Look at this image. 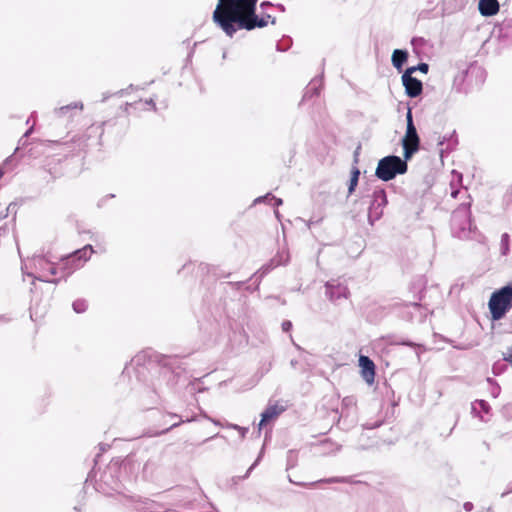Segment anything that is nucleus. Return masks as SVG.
<instances>
[{
	"label": "nucleus",
	"mask_w": 512,
	"mask_h": 512,
	"mask_svg": "<svg viewBox=\"0 0 512 512\" xmlns=\"http://www.w3.org/2000/svg\"><path fill=\"white\" fill-rule=\"evenodd\" d=\"M258 0H218L213 12V21L224 31L233 37L238 30H253L267 26L269 20L275 24L276 19L270 14L263 13L259 17L256 12Z\"/></svg>",
	"instance_id": "obj_1"
},
{
	"label": "nucleus",
	"mask_w": 512,
	"mask_h": 512,
	"mask_svg": "<svg viewBox=\"0 0 512 512\" xmlns=\"http://www.w3.org/2000/svg\"><path fill=\"white\" fill-rule=\"evenodd\" d=\"M140 468L141 462L133 454L128 455L121 463L110 462L101 473L100 478L95 480L94 488L106 495L114 491L118 492L122 482L119 474L125 473L129 480L136 479Z\"/></svg>",
	"instance_id": "obj_2"
},
{
	"label": "nucleus",
	"mask_w": 512,
	"mask_h": 512,
	"mask_svg": "<svg viewBox=\"0 0 512 512\" xmlns=\"http://www.w3.org/2000/svg\"><path fill=\"white\" fill-rule=\"evenodd\" d=\"M488 306L492 320L498 321L504 318L512 308V284L494 291L489 299Z\"/></svg>",
	"instance_id": "obj_3"
},
{
	"label": "nucleus",
	"mask_w": 512,
	"mask_h": 512,
	"mask_svg": "<svg viewBox=\"0 0 512 512\" xmlns=\"http://www.w3.org/2000/svg\"><path fill=\"white\" fill-rule=\"evenodd\" d=\"M408 164L399 156L388 155L379 160L375 176L382 181H390L397 175L407 172Z\"/></svg>",
	"instance_id": "obj_4"
},
{
	"label": "nucleus",
	"mask_w": 512,
	"mask_h": 512,
	"mask_svg": "<svg viewBox=\"0 0 512 512\" xmlns=\"http://www.w3.org/2000/svg\"><path fill=\"white\" fill-rule=\"evenodd\" d=\"M388 204L387 195L384 189L376 188L371 196L368 207V222L373 225L383 216V211Z\"/></svg>",
	"instance_id": "obj_5"
},
{
	"label": "nucleus",
	"mask_w": 512,
	"mask_h": 512,
	"mask_svg": "<svg viewBox=\"0 0 512 512\" xmlns=\"http://www.w3.org/2000/svg\"><path fill=\"white\" fill-rule=\"evenodd\" d=\"M470 206V203H462L452 213L451 225L453 229L459 230V237H461V234H465L471 229L472 223Z\"/></svg>",
	"instance_id": "obj_6"
},
{
	"label": "nucleus",
	"mask_w": 512,
	"mask_h": 512,
	"mask_svg": "<svg viewBox=\"0 0 512 512\" xmlns=\"http://www.w3.org/2000/svg\"><path fill=\"white\" fill-rule=\"evenodd\" d=\"M177 361V358L168 357L160 370V379L165 381L169 388H173L179 383L183 372L180 367L174 368Z\"/></svg>",
	"instance_id": "obj_7"
},
{
	"label": "nucleus",
	"mask_w": 512,
	"mask_h": 512,
	"mask_svg": "<svg viewBox=\"0 0 512 512\" xmlns=\"http://www.w3.org/2000/svg\"><path fill=\"white\" fill-rule=\"evenodd\" d=\"M325 290L326 296L333 303H337L341 299H347L349 296L348 287L338 279L327 281Z\"/></svg>",
	"instance_id": "obj_8"
},
{
	"label": "nucleus",
	"mask_w": 512,
	"mask_h": 512,
	"mask_svg": "<svg viewBox=\"0 0 512 512\" xmlns=\"http://www.w3.org/2000/svg\"><path fill=\"white\" fill-rule=\"evenodd\" d=\"M402 83L405 87V93L410 98L418 97L423 91L422 82L414 76L410 75V72H404L402 74Z\"/></svg>",
	"instance_id": "obj_9"
},
{
	"label": "nucleus",
	"mask_w": 512,
	"mask_h": 512,
	"mask_svg": "<svg viewBox=\"0 0 512 512\" xmlns=\"http://www.w3.org/2000/svg\"><path fill=\"white\" fill-rule=\"evenodd\" d=\"M32 262L36 271L41 273L39 276H33L34 279H37L42 282L57 283L56 279H49L46 275L47 268L50 265V261L46 259L45 256L36 255L32 258Z\"/></svg>",
	"instance_id": "obj_10"
},
{
	"label": "nucleus",
	"mask_w": 512,
	"mask_h": 512,
	"mask_svg": "<svg viewBox=\"0 0 512 512\" xmlns=\"http://www.w3.org/2000/svg\"><path fill=\"white\" fill-rule=\"evenodd\" d=\"M359 366L361 368V374L365 382L369 385L374 383L375 379V364L368 357L361 355L359 357Z\"/></svg>",
	"instance_id": "obj_11"
},
{
	"label": "nucleus",
	"mask_w": 512,
	"mask_h": 512,
	"mask_svg": "<svg viewBox=\"0 0 512 512\" xmlns=\"http://www.w3.org/2000/svg\"><path fill=\"white\" fill-rule=\"evenodd\" d=\"M406 121H407L406 133L402 139V143L420 145V138L418 136L417 129L413 122L411 109H408V111H407Z\"/></svg>",
	"instance_id": "obj_12"
},
{
	"label": "nucleus",
	"mask_w": 512,
	"mask_h": 512,
	"mask_svg": "<svg viewBox=\"0 0 512 512\" xmlns=\"http://www.w3.org/2000/svg\"><path fill=\"white\" fill-rule=\"evenodd\" d=\"M93 253V247L91 245H86L84 246L83 248L81 249H78L76 250L75 252H73L71 255H69L65 260V264H69L70 262H78L77 264H75L72 269H77L81 266L80 262L83 261V262H86L91 254Z\"/></svg>",
	"instance_id": "obj_13"
},
{
	"label": "nucleus",
	"mask_w": 512,
	"mask_h": 512,
	"mask_svg": "<svg viewBox=\"0 0 512 512\" xmlns=\"http://www.w3.org/2000/svg\"><path fill=\"white\" fill-rule=\"evenodd\" d=\"M84 108V105L81 101L73 102L65 106H61L59 108L54 109V114L58 118H64L67 117L68 119H71L73 117L74 111H82Z\"/></svg>",
	"instance_id": "obj_14"
},
{
	"label": "nucleus",
	"mask_w": 512,
	"mask_h": 512,
	"mask_svg": "<svg viewBox=\"0 0 512 512\" xmlns=\"http://www.w3.org/2000/svg\"><path fill=\"white\" fill-rule=\"evenodd\" d=\"M284 411L283 407L276 404L268 405V407L262 412L261 420L259 422V430L262 429L269 421L275 419Z\"/></svg>",
	"instance_id": "obj_15"
},
{
	"label": "nucleus",
	"mask_w": 512,
	"mask_h": 512,
	"mask_svg": "<svg viewBox=\"0 0 512 512\" xmlns=\"http://www.w3.org/2000/svg\"><path fill=\"white\" fill-rule=\"evenodd\" d=\"M478 8L481 15L489 17L497 14L499 3L498 0H480Z\"/></svg>",
	"instance_id": "obj_16"
},
{
	"label": "nucleus",
	"mask_w": 512,
	"mask_h": 512,
	"mask_svg": "<svg viewBox=\"0 0 512 512\" xmlns=\"http://www.w3.org/2000/svg\"><path fill=\"white\" fill-rule=\"evenodd\" d=\"M408 52L404 49H395L392 53V65L399 71H402L404 64L407 62Z\"/></svg>",
	"instance_id": "obj_17"
},
{
	"label": "nucleus",
	"mask_w": 512,
	"mask_h": 512,
	"mask_svg": "<svg viewBox=\"0 0 512 512\" xmlns=\"http://www.w3.org/2000/svg\"><path fill=\"white\" fill-rule=\"evenodd\" d=\"M322 86V80L321 79H313L305 88L303 100L311 99L315 96H318L320 93V89Z\"/></svg>",
	"instance_id": "obj_18"
},
{
	"label": "nucleus",
	"mask_w": 512,
	"mask_h": 512,
	"mask_svg": "<svg viewBox=\"0 0 512 512\" xmlns=\"http://www.w3.org/2000/svg\"><path fill=\"white\" fill-rule=\"evenodd\" d=\"M447 142V146L446 148H441L440 149V154L441 156H443L444 152H450L452 151L456 145L458 144V139H457V135H456V132L453 131L449 137H446L444 136L439 142H438V145L439 146H443L445 143Z\"/></svg>",
	"instance_id": "obj_19"
},
{
	"label": "nucleus",
	"mask_w": 512,
	"mask_h": 512,
	"mask_svg": "<svg viewBox=\"0 0 512 512\" xmlns=\"http://www.w3.org/2000/svg\"><path fill=\"white\" fill-rule=\"evenodd\" d=\"M278 267L276 258H272L269 263L264 264L256 273L257 279H262L265 275Z\"/></svg>",
	"instance_id": "obj_20"
},
{
	"label": "nucleus",
	"mask_w": 512,
	"mask_h": 512,
	"mask_svg": "<svg viewBox=\"0 0 512 512\" xmlns=\"http://www.w3.org/2000/svg\"><path fill=\"white\" fill-rule=\"evenodd\" d=\"M452 174L454 176V179L450 183L451 197L457 198L458 194L460 193V189L457 187V185L461 184L462 182V174L456 172L455 170H453Z\"/></svg>",
	"instance_id": "obj_21"
},
{
	"label": "nucleus",
	"mask_w": 512,
	"mask_h": 512,
	"mask_svg": "<svg viewBox=\"0 0 512 512\" xmlns=\"http://www.w3.org/2000/svg\"><path fill=\"white\" fill-rule=\"evenodd\" d=\"M359 176H360L359 169L357 167H353L351 170V177H350L349 186H348V195H351L355 191V189L358 185Z\"/></svg>",
	"instance_id": "obj_22"
},
{
	"label": "nucleus",
	"mask_w": 512,
	"mask_h": 512,
	"mask_svg": "<svg viewBox=\"0 0 512 512\" xmlns=\"http://www.w3.org/2000/svg\"><path fill=\"white\" fill-rule=\"evenodd\" d=\"M419 146L420 145L402 143L404 155V158L402 160H405V162L407 163V161L413 156V154L419 150Z\"/></svg>",
	"instance_id": "obj_23"
},
{
	"label": "nucleus",
	"mask_w": 512,
	"mask_h": 512,
	"mask_svg": "<svg viewBox=\"0 0 512 512\" xmlns=\"http://www.w3.org/2000/svg\"><path fill=\"white\" fill-rule=\"evenodd\" d=\"M417 71L426 74L429 71V65L425 62H421L416 66L408 67L404 72H410V75L413 76Z\"/></svg>",
	"instance_id": "obj_24"
},
{
	"label": "nucleus",
	"mask_w": 512,
	"mask_h": 512,
	"mask_svg": "<svg viewBox=\"0 0 512 512\" xmlns=\"http://www.w3.org/2000/svg\"><path fill=\"white\" fill-rule=\"evenodd\" d=\"M172 417L174 418H179V421L178 422H175L173 423L170 427L162 430L161 432L157 433L156 435H162V434H165L167 433L168 431H170L171 429L175 428V427H178L181 423H184V422H192L195 420L194 417H191V418H187L186 420H183L179 415L177 414H170Z\"/></svg>",
	"instance_id": "obj_25"
},
{
	"label": "nucleus",
	"mask_w": 512,
	"mask_h": 512,
	"mask_svg": "<svg viewBox=\"0 0 512 512\" xmlns=\"http://www.w3.org/2000/svg\"><path fill=\"white\" fill-rule=\"evenodd\" d=\"M509 242H510V236L508 233H503L501 235V241H500V251L502 255H507L509 252Z\"/></svg>",
	"instance_id": "obj_26"
},
{
	"label": "nucleus",
	"mask_w": 512,
	"mask_h": 512,
	"mask_svg": "<svg viewBox=\"0 0 512 512\" xmlns=\"http://www.w3.org/2000/svg\"><path fill=\"white\" fill-rule=\"evenodd\" d=\"M274 258H276L278 266L286 265L290 260V255L288 251L283 250L278 252Z\"/></svg>",
	"instance_id": "obj_27"
},
{
	"label": "nucleus",
	"mask_w": 512,
	"mask_h": 512,
	"mask_svg": "<svg viewBox=\"0 0 512 512\" xmlns=\"http://www.w3.org/2000/svg\"><path fill=\"white\" fill-rule=\"evenodd\" d=\"M73 310L76 313H83L87 310V302L84 299H77L72 304Z\"/></svg>",
	"instance_id": "obj_28"
},
{
	"label": "nucleus",
	"mask_w": 512,
	"mask_h": 512,
	"mask_svg": "<svg viewBox=\"0 0 512 512\" xmlns=\"http://www.w3.org/2000/svg\"><path fill=\"white\" fill-rule=\"evenodd\" d=\"M155 468V463L152 460H147L146 463L142 467L143 475L145 478L152 475L153 469Z\"/></svg>",
	"instance_id": "obj_29"
},
{
	"label": "nucleus",
	"mask_w": 512,
	"mask_h": 512,
	"mask_svg": "<svg viewBox=\"0 0 512 512\" xmlns=\"http://www.w3.org/2000/svg\"><path fill=\"white\" fill-rule=\"evenodd\" d=\"M426 43L425 39L422 37H413L411 39V45L413 47L414 52L418 53V49L424 46Z\"/></svg>",
	"instance_id": "obj_30"
},
{
	"label": "nucleus",
	"mask_w": 512,
	"mask_h": 512,
	"mask_svg": "<svg viewBox=\"0 0 512 512\" xmlns=\"http://www.w3.org/2000/svg\"><path fill=\"white\" fill-rule=\"evenodd\" d=\"M487 382L489 384H491V395L496 398L498 397V395L500 394V391H501V388L500 386L496 383V381L492 378H488L487 379Z\"/></svg>",
	"instance_id": "obj_31"
},
{
	"label": "nucleus",
	"mask_w": 512,
	"mask_h": 512,
	"mask_svg": "<svg viewBox=\"0 0 512 512\" xmlns=\"http://www.w3.org/2000/svg\"><path fill=\"white\" fill-rule=\"evenodd\" d=\"M475 405H478L481 410L485 413H488L490 410V405L485 400H476L474 404H472V411L474 412L476 410Z\"/></svg>",
	"instance_id": "obj_32"
},
{
	"label": "nucleus",
	"mask_w": 512,
	"mask_h": 512,
	"mask_svg": "<svg viewBox=\"0 0 512 512\" xmlns=\"http://www.w3.org/2000/svg\"><path fill=\"white\" fill-rule=\"evenodd\" d=\"M270 198H274V195H272L271 193H267L266 195L259 196V197L254 199L252 205H256V204H260V203H269V204H271Z\"/></svg>",
	"instance_id": "obj_33"
},
{
	"label": "nucleus",
	"mask_w": 512,
	"mask_h": 512,
	"mask_svg": "<svg viewBox=\"0 0 512 512\" xmlns=\"http://www.w3.org/2000/svg\"><path fill=\"white\" fill-rule=\"evenodd\" d=\"M346 481L347 480H346L345 477H330V478H325V479L319 480L318 482H323V483H344Z\"/></svg>",
	"instance_id": "obj_34"
},
{
	"label": "nucleus",
	"mask_w": 512,
	"mask_h": 512,
	"mask_svg": "<svg viewBox=\"0 0 512 512\" xmlns=\"http://www.w3.org/2000/svg\"><path fill=\"white\" fill-rule=\"evenodd\" d=\"M17 204L15 202H11L5 209V212L9 215L10 213L16 215Z\"/></svg>",
	"instance_id": "obj_35"
},
{
	"label": "nucleus",
	"mask_w": 512,
	"mask_h": 512,
	"mask_svg": "<svg viewBox=\"0 0 512 512\" xmlns=\"http://www.w3.org/2000/svg\"><path fill=\"white\" fill-rule=\"evenodd\" d=\"M261 456H262V452L260 453L258 458L255 460V462L249 467V469L247 470L246 474L244 475V478L249 477V475L252 472V470L258 465V463H259V461L261 459Z\"/></svg>",
	"instance_id": "obj_36"
},
{
	"label": "nucleus",
	"mask_w": 512,
	"mask_h": 512,
	"mask_svg": "<svg viewBox=\"0 0 512 512\" xmlns=\"http://www.w3.org/2000/svg\"><path fill=\"white\" fill-rule=\"evenodd\" d=\"M343 405L345 406H353L356 404V401L354 399V397L352 396H349V397H345L342 401Z\"/></svg>",
	"instance_id": "obj_37"
},
{
	"label": "nucleus",
	"mask_w": 512,
	"mask_h": 512,
	"mask_svg": "<svg viewBox=\"0 0 512 512\" xmlns=\"http://www.w3.org/2000/svg\"><path fill=\"white\" fill-rule=\"evenodd\" d=\"M58 269L55 267V265L50 261V265L47 268L46 274L49 275H57Z\"/></svg>",
	"instance_id": "obj_38"
},
{
	"label": "nucleus",
	"mask_w": 512,
	"mask_h": 512,
	"mask_svg": "<svg viewBox=\"0 0 512 512\" xmlns=\"http://www.w3.org/2000/svg\"><path fill=\"white\" fill-rule=\"evenodd\" d=\"M405 307L408 309H413V310H417V311L421 309V305L417 302H411V303L405 304Z\"/></svg>",
	"instance_id": "obj_39"
},
{
	"label": "nucleus",
	"mask_w": 512,
	"mask_h": 512,
	"mask_svg": "<svg viewBox=\"0 0 512 512\" xmlns=\"http://www.w3.org/2000/svg\"><path fill=\"white\" fill-rule=\"evenodd\" d=\"M292 329V323L288 320L282 323V330L284 332H289Z\"/></svg>",
	"instance_id": "obj_40"
},
{
	"label": "nucleus",
	"mask_w": 512,
	"mask_h": 512,
	"mask_svg": "<svg viewBox=\"0 0 512 512\" xmlns=\"http://www.w3.org/2000/svg\"><path fill=\"white\" fill-rule=\"evenodd\" d=\"M114 197H115V195H114V194H108V195H106L105 197H103L102 199H100V200H99V202H98V204H97V205H98V207H102V206L104 205V203L106 202V200H107V199H112V198H114Z\"/></svg>",
	"instance_id": "obj_41"
},
{
	"label": "nucleus",
	"mask_w": 512,
	"mask_h": 512,
	"mask_svg": "<svg viewBox=\"0 0 512 512\" xmlns=\"http://www.w3.org/2000/svg\"><path fill=\"white\" fill-rule=\"evenodd\" d=\"M270 200H271V202H273L272 205L276 206V207L281 206L283 204V200L281 198H278L275 196H274V198H270Z\"/></svg>",
	"instance_id": "obj_42"
},
{
	"label": "nucleus",
	"mask_w": 512,
	"mask_h": 512,
	"mask_svg": "<svg viewBox=\"0 0 512 512\" xmlns=\"http://www.w3.org/2000/svg\"><path fill=\"white\" fill-rule=\"evenodd\" d=\"M10 158L11 157H8L4 163L2 165H0V179L4 176L5 174V170H4V166L7 165V163L10 161Z\"/></svg>",
	"instance_id": "obj_43"
},
{
	"label": "nucleus",
	"mask_w": 512,
	"mask_h": 512,
	"mask_svg": "<svg viewBox=\"0 0 512 512\" xmlns=\"http://www.w3.org/2000/svg\"><path fill=\"white\" fill-rule=\"evenodd\" d=\"M380 425H381V423H380V422H375L374 424H368V423H366V424H364V425H363V428H364V429H374V428L379 427Z\"/></svg>",
	"instance_id": "obj_44"
},
{
	"label": "nucleus",
	"mask_w": 512,
	"mask_h": 512,
	"mask_svg": "<svg viewBox=\"0 0 512 512\" xmlns=\"http://www.w3.org/2000/svg\"><path fill=\"white\" fill-rule=\"evenodd\" d=\"M32 131H33V127L29 128V129L25 132V134L21 137V139H20V143H22V144L24 145V144H25L24 139H26V138H27V137L32 133Z\"/></svg>",
	"instance_id": "obj_45"
},
{
	"label": "nucleus",
	"mask_w": 512,
	"mask_h": 512,
	"mask_svg": "<svg viewBox=\"0 0 512 512\" xmlns=\"http://www.w3.org/2000/svg\"><path fill=\"white\" fill-rule=\"evenodd\" d=\"M463 508H464V510H465V511L470 512V511H472V510H473L474 505H473V503H472V502H465V503L463 504Z\"/></svg>",
	"instance_id": "obj_46"
},
{
	"label": "nucleus",
	"mask_w": 512,
	"mask_h": 512,
	"mask_svg": "<svg viewBox=\"0 0 512 512\" xmlns=\"http://www.w3.org/2000/svg\"><path fill=\"white\" fill-rule=\"evenodd\" d=\"M145 104L150 105V106H151V108H152L154 111H156V110H157V107H156V104H155V102H154V99H153V98H150V99L146 100V101H145Z\"/></svg>",
	"instance_id": "obj_47"
},
{
	"label": "nucleus",
	"mask_w": 512,
	"mask_h": 512,
	"mask_svg": "<svg viewBox=\"0 0 512 512\" xmlns=\"http://www.w3.org/2000/svg\"><path fill=\"white\" fill-rule=\"evenodd\" d=\"M7 216H8V214L6 212L5 213H0V220L5 219ZM2 231H3V233H6V228L5 227H0V236L2 235Z\"/></svg>",
	"instance_id": "obj_48"
},
{
	"label": "nucleus",
	"mask_w": 512,
	"mask_h": 512,
	"mask_svg": "<svg viewBox=\"0 0 512 512\" xmlns=\"http://www.w3.org/2000/svg\"><path fill=\"white\" fill-rule=\"evenodd\" d=\"M512 492V481L507 485V489L501 494L502 497Z\"/></svg>",
	"instance_id": "obj_49"
},
{
	"label": "nucleus",
	"mask_w": 512,
	"mask_h": 512,
	"mask_svg": "<svg viewBox=\"0 0 512 512\" xmlns=\"http://www.w3.org/2000/svg\"><path fill=\"white\" fill-rule=\"evenodd\" d=\"M269 6H272L271 2H269V1H264V2H262V3L260 4V8H261L262 10H264L266 7H269Z\"/></svg>",
	"instance_id": "obj_50"
},
{
	"label": "nucleus",
	"mask_w": 512,
	"mask_h": 512,
	"mask_svg": "<svg viewBox=\"0 0 512 512\" xmlns=\"http://www.w3.org/2000/svg\"><path fill=\"white\" fill-rule=\"evenodd\" d=\"M228 285L232 286V287H237L239 288L240 286L243 285V282H228L227 283Z\"/></svg>",
	"instance_id": "obj_51"
},
{
	"label": "nucleus",
	"mask_w": 512,
	"mask_h": 512,
	"mask_svg": "<svg viewBox=\"0 0 512 512\" xmlns=\"http://www.w3.org/2000/svg\"><path fill=\"white\" fill-rule=\"evenodd\" d=\"M504 360L512 364V350L504 357Z\"/></svg>",
	"instance_id": "obj_52"
},
{
	"label": "nucleus",
	"mask_w": 512,
	"mask_h": 512,
	"mask_svg": "<svg viewBox=\"0 0 512 512\" xmlns=\"http://www.w3.org/2000/svg\"><path fill=\"white\" fill-rule=\"evenodd\" d=\"M248 432V428L242 427V429L239 431L241 438H244Z\"/></svg>",
	"instance_id": "obj_53"
},
{
	"label": "nucleus",
	"mask_w": 512,
	"mask_h": 512,
	"mask_svg": "<svg viewBox=\"0 0 512 512\" xmlns=\"http://www.w3.org/2000/svg\"><path fill=\"white\" fill-rule=\"evenodd\" d=\"M142 358H144V356L142 355H137L134 359H132L133 362H136L137 364L140 363V361L142 360Z\"/></svg>",
	"instance_id": "obj_54"
},
{
	"label": "nucleus",
	"mask_w": 512,
	"mask_h": 512,
	"mask_svg": "<svg viewBox=\"0 0 512 512\" xmlns=\"http://www.w3.org/2000/svg\"><path fill=\"white\" fill-rule=\"evenodd\" d=\"M229 427L237 431H240L242 429V427L237 424H231Z\"/></svg>",
	"instance_id": "obj_55"
},
{
	"label": "nucleus",
	"mask_w": 512,
	"mask_h": 512,
	"mask_svg": "<svg viewBox=\"0 0 512 512\" xmlns=\"http://www.w3.org/2000/svg\"><path fill=\"white\" fill-rule=\"evenodd\" d=\"M93 474H94V470H92V471L89 473V475H88V477H87L86 482H88V481L92 482V481H93Z\"/></svg>",
	"instance_id": "obj_56"
},
{
	"label": "nucleus",
	"mask_w": 512,
	"mask_h": 512,
	"mask_svg": "<svg viewBox=\"0 0 512 512\" xmlns=\"http://www.w3.org/2000/svg\"><path fill=\"white\" fill-rule=\"evenodd\" d=\"M125 92H126V90L121 89V90L117 91V92L115 93V95L123 96V95L125 94Z\"/></svg>",
	"instance_id": "obj_57"
},
{
	"label": "nucleus",
	"mask_w": 512,
	"mask_h": 512,
	"mask_svg": "<svg viewBox=\"0 0 512 512\" xmlns=\"http://www.w3.org/2000/svg\"><path fill=\"white\" fill-rule=\"evenodd\" d=\"M276 7H277L280 11H282V12H284V11H285V7H284V5H283V4H277V5H276Z\"/></svg>",
	"instance_id": "obj_58"
},
{
	"label": "nucleus",
	"mask_w": 512,
	"mask_h": 512,
	"mask_svg": "<svg viewBox=\"0 0 512 512\" xmlns=\"http://www.w3.org/2000/svg\"><path fill=\"white\" fill-rule=\"evenodd\" d=\"M110 96H111L110 94L104 93L101 101L105 102Z\"/></svg>",
	"instance_id": "obj_59"
},
{
	"label": "nucleus",
	"mask_w": 512,
	"mask_h": 512,
	"mask_svg": "<svg viewBox=\"0 0 512 512\" xmlns=\"http://www.w3.org/2000/svg\"><path fill=\"white\" fill-rule=\"evenodd\" d=\"M274 214H275L276 218H277L278 220H280L281 215H280L279 211H278V210H276V211L274 212Z\"/></svg>",
	"instance_id": "obj_60"
},
{
	"label": "nucleus",
	"mask_w": 512,
	"mask_h": 512,
	"mask_svg": "<svg viewBox=\"0 0 512 512\" xmlns=\"http://www.w3.org/2000/svg\"><path fill=\"white\" fill-rule=\"evenodd\" d=\"M104 125V123H102L100 126H97L96 129H100L101 130V134L103 133V129H102V126Z\"/></svg>",
	"instance_id": "obj_61"
},
{
	"label": "nucleus",
	"mask_w": 512,
	"mask_h": 512,
	"mask_svg": "<svg viewBox=\"0 0 512 512\" xmlns=\"http://www.w3.org/2000/svg\"><path fill=\"white\" fill-rule=\"evenodd\" d=\"M131 499H132L133 502H139L140 501V498L136 499L135 497H132Z\"/></svg>",
	"instance_id": "obj_62"
},
{
	"label": "nucleus",
	"mask_w": 512,
	"mask_h": 512,
	"mask_svg": "<svg viewBox=\"0 0 512 512\" xmlns=\"http://www.w3.org/2000/svg\"><path fill=\"white\" fill-rule=\"evenodd\" d=\"M298 485L300 486H305L306 484L305 483H297Z\"/></svg>",
	"instance_id": "obj_63"
},
{
	"label": "nucleus",
	"mask_w": 512,
	"mask_h": 512,
	"mask_svg": "<svg viewBox=\"0 0 512 512\" xmlns=\"http://www.w3.org/2000/svg\"><path fill=\"white\" fill-rule=\"evenodd\" d=\"M440 0H432L431 3H434V2H439Z\"/></svg>",
	"instance_id": "obj_64"
}]
</instances>
